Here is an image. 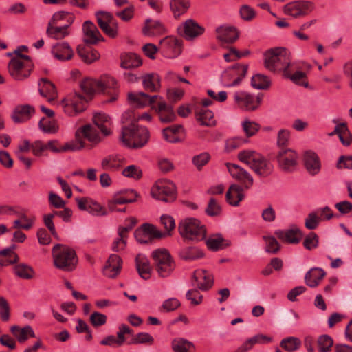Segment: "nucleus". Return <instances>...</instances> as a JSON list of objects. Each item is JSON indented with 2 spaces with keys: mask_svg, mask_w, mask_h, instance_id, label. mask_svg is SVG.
<instances>
[{
  "mask_svg": "<svg viewBox=\"0 0 352 352\" xmlns=\"http://www.w3.org/2000/svg\"><path fill=\"white\" fill-rule=\"evenodd\" d=\"M170 6L175 14L180 15L190 6L189 0H171Z\"/></svg>",
  "mask_w": 352,
  "mask_h": 352,
  "instance_id": "53",
  "label": "nucleus"
},
{
  "mask_svg": "<svg viewBox=\"0 0 352 352\" xmlns=\"http://www.w3.org/2000/svg\"><path fill=\"white\" fill-rule=\"evenodd\" d=\"M238 159L259 177H267L273 172L274 166L270 161L254 151H241L238 153Z\"/></svg>",
  "mask_w": 352,
  "mask_h": 352,
  "instance_id": "2",
  "label": "nucleus"
},
{
  "mask_svg": "<svg viewBox=\"0 0 352 352\" xmlns=\"http://www.w3.org/2000/svg\"><path fill=\"white\" fill-rule=\"evenodd\" d=\"M130 193L133 195L131 197H126L120 195H116L113 197L112 200L109 201L108 208L110 211L113 212L116 210V205L117 204H125L133 203L135 201V198L138 197V194L134 190H131Z\"/></svg>",
  "mask_w": 352,
  "mask_h": 352,
  "instance_id": "46",
  "label": "nucleus"
},
{
  "mask_svg": "<svg viewBox=\"0 0 352 352\" xmlns=\"http://www.w3.org/2000/svg\"><path fill=\"white\" fill-rule=\"evenodd\" d=\"M15 245H13L8 248L0 251V265L7 266L14 264L18 261V255L14 252Z\"/></svg>",
  "mask_w": 352,
  "mask_h": 352,
  "instance_id": "41",
  "label": "nucleus"
},
{
  "mask_svg": "<svg viewBox=\"0 0 352 352\" xmlns=\"http://www.w3.org/2000/svg\"><path fill=\"white\" fill-rule=\"evenodd\" d=\"M319 243L318 236L314 232H310L303 241L304 247L309 250H311L318 247Z\"/></svg>",
  "mask_w": 352,
  "mask_h": 352,
  "instance_id": "63",
  "label": "nucleus"
},
{
  "mask_svg": "<svg viewBox=\"0 0 352 352\" xmlns=\"http://www.w3.org/2000/svg\"><path fill=\"white\" fill-rule=\"evenodd\" d=\"M54 265L65 272L74 270L78 263L76 252L71 248L62 245H55L52 250Z\"/></svg>",
  "mask_w": 352,
  "mask_h": 352,
  "instance_id": "5",
  "label": "nucleus"
},
{
  "mask_svg": "<svg viewBox=\"0 0 352 352\" xmlns=\"http://www.w3.org/2000/svg\"><path fill=\"white\" fill-rule=\"evenodd\" d=\"M275 234L282 241L294 244L299 243L302 236L300 230L296 228L287 230H278L275 232Z\"/></svg>",
  "mask_w": 352,
  "mask_h": 352,
  "instance_id": "29",
  "label": "nucleus"
},
{
  "mask_svg": "<svg viewBox=\"0 0 352 352\" xmlns=\"http://www.w3.org/2000/svg\"><path fill=\"white\" fill-rule=\"evenodd\" d=\"M76 50L78 54L87 63H91L99 58V54L96 50H92L80 45L77 47Z\"/></svg>",
  "mask_w": 352,
  "mask_h": 352,
  "instance_id": "45",
  "label": "nucleus"
},
{
  "mask_svg": "<svg viewBox=\"0 0 352 352\" xmlns=\"http://www.w3.org/2000/svg\"><path fill=\"white\" fill-rule=\"evenodd\" d=\"M142 32L146 36H159L166 32V28L159 20L146 19L142 28Z\"/></svg>",
  "mask_w": 352,
  "mask_h": 352,
  "instance_id": "19",
  "label": "nucleus"
},
{
  "mask_svg": "<svg viewBox=\"0 0 352 352\" xmlns=\"http://www.w3.org/2000/svg\"><path fill=\"white\" fill-rule=\"evenodd\" d=\"M121 265V258L117 254H111L103 269L104 274L109 278H115L120 271Z\"/></svg>",
  "mask_w": 352,
  "mask_h": 352,
  "instance_id": "32",
  "label": "nucleus"
},
{
  "mask_svg": "<svg viewBox=\"0 0 352 352\" xmlns=\"http://www.w3.org/2000/svg\"><path fill=\"white\" fill-rule=\"evenodd\" d=\"M217 38L223 43H232L239 37L237 30L232 26L221 25L216 29Z\"/></svg>",
  "mask_w": 352,
  "mask_h": 352,
  "instance_id": "25",
  "label": "nucleus"
},
{
  "mask_svg": "<svg viewBox=\"0 0 352 352\" xmlns=\"http://www.w3.org/2000/svg\"><path fill=\"white\" fill-rule=\"evenodd\" d=\"M223 241L221 236L217 235L209 238L206 241V245L210 250L217 251L225 248Z\"/></svg>",
  "mask_w": 352,
  "mask_h": 352,
  "instance_id": "59",
  "label": "nucleus"
},
{
  "mask_svg": "<svg viewBox=\"0 0 352 352\" xmlns=\"http://www.w3.org/2000/svg\"><path fill=\"white\" fill-rule=\"evenodd\" d=\"M322 221L320 216L315 211L310 212L305 220V226L308 230L316 229Z\"/></svg>",
  "mask_w": 352,
  "mask_h": 352,
  "instance_id": "56",
  "label": "nucleus"
},
{
  "mask_svg": "<svg viewBox=\"0 0 352 352\" xmlns=\"http://www.w3.org/2000/svg\"><path fill=\"white\" fill-rule=\"evenodd\" d=\"M136 267L140 276L145 280L150 278L151 267L146 258L138 255L135 258Z\"/></svg>",
  "mask_w": 352,
  "mask_h": 352,
  "instance_id": "42",
  "label": "nucleus"
},
{
  "mask_svg": "<svg viewBox=\"0 0 352 352\" xmlns=\"http://www.w3.org/2000/svg\"><path fill=\"white\" fill-rule=\"evenodd\" d=\"M85 35L84 41L87 44L94 45L99 41H104L97 27L91 21H86L82 25Z\"/></svg>",
  "mask_w": 352,
  "mask_h": 352,
  "instance_id": "22",
  "label": "nucleus"
},
{
  "mask_svg": "<svg viewBox=\"0 0 352 352\" xmlns=\"http://www.w3.org/2000/svg\"><path fill=\"white\" fill-rule=\"evenodd\" d=\"M158 98V95L150 96L148 94L144 92L129 93L128 94L129 100L134 105L140 107L148 105H153L152 107H157V104H155Z\"/></svg>",
  "mask_w": 352,
  "mask_h": 352,
  "instance_id": "21",
  "label": "nucleus"
},
{
  "mask_svg": "<svg viewBox=\"0 0 352 352\" xmlns=\"http://www.w3.org/2000/svg\"><path fill=\"white\" fill-rule=\"evenodd\" d=\"M152 256L159 276L162 278L168 277L175 267L168 252L165 249H157L153 252Z\"/></svg>",
  "mask_w": 352,
  "mask_h": 352,
  "instance_id": "7",
  "label": "nucleus"
},
{
  "mask_svg": "<svg viewBox=\"0 0 352 352\" xmlns=\"http://www.w3.org/2000/svg\"><path fill=\"white\" fill-rule=\"evenodd\" d=\"M226 166L232 177L239 181L243 186L232 184L226 195L227 202L231 206H237L244 198L243 188L249 189L253 185L254 179L246 170L239 165L227 163Z\"/></svg>",
  "mask_w": 352,
  "mask_h": 352,
  "instance_id": "1",
  "label": "nucleus"
},
{
  "mask_svg": "<svg viewBox=\"0 0 352 352\" xmlns=\"http://www.w3.org/2000/svg\"><path fill=\"white\" fill-rule=\"evenodd\" d=\"M120 139L126 146L140 148L148 142L149 132L146 127L131 124L122 128Z\"/></svg>",
  "mask_w": 352,
  "mask_h": 352,
  "instance_id": "3",
  "label": "nucleus"
},
{
  "mask_svg": "<svg viewBox=\"0 0 352 352\" xmlns=\"http://www.w3.org/2000/svg\"><path fill=\"white\" fill-rule=\"evenodd\" d=\"M87 100L80 94H75L68 103L67 100H63L62 107L65 113L69 116H74L82 112L86 109Z\"/></svg>",
  "mask_w": 352,
  "mask_h": 352,
  "instance_id": "14",
  "label": "nucleus"
},
{
  "mask_svg": "<svg viewBox=\"0 0 352 352\" xmlns=\"http://www.w3.org/2000/svg\"><path fill=\"white\" fill-rule=\"evenodd\" d=\"M275 158L278 168L285 173L294 172L298 165L299 156L293 149L280 148L276 153Z\"/></svg>",
  "mask_w": 352,
  "mask_h": 352,
  "instance_id": "9",
  "label": "nucleus"
},
{
  "mask_svg": "<svg viewBox=\"0 0 352 352\" xmlns=\"http://www.w3.org/2000/svg\"><path fill=\"white\" fill-rule=\"evenodd\" d=\"M74 16L67 12L59 11L54 13L48 23L58 25L61 21H68V25H72L74 22Z\"/></svg>",
  "mask_w": 352,
  "mask_h": 352,
  "instance_id": "51",
  "label": "nucleus"
},
{
  "mask_svg": "<svg viewBox=\"0 0 352 352\" xmlns=\"http://www.w3.org/2000/svg\"><path fill=\"white\" fill-rule=\"evenodd\" d=\"M10 331L21 343L25 342L29 338L35 337L34 330L30 325L23 328L14 325L10 328Z\"/></svg>",
  "mask_w": 352,
  "mask_h": 352,
  "instance_id": "38",
  "label": "nucleus"
},
{
  "mask_svg": "<svg viewBox=\"0 0 352 352\" xmlns=\"http://www.w3.org/2000/svg\"><path fill=\"white\" fill-rule=\"evenodd\" d=\"M135 237L136 240L140 243H146L147 239H143L140 237L141 235H145L148 238H162L163 236V234L159 231L155 226L149 224V223H144L142 226L137 229L134 233Z\"/></svg>",
  "mask_w": 352,
  "mask_h": 352,
  "instance_id": "24",
  "label": "nucleus"
},
{
  "mask_svg": "<svg viewBox=\"0 0 352 352\" xmlns=\"http://www.w3.org/2000/svg\"><path fill=\"white\" fill-rule=\"evenodd\" d=\"M181 132H184L182 125H172L163 129L162 135L164 139L169 143H178L183 140V139L179 137Z\"/></svg>",
  "mask_w": 352,
  "mask_h": 352,
  "instance_id": "34",
  "label": "nucleus"
},
{
  "mask_svg": "<svg viewBox=\"0 0 352 352\" xmlns=\"http://www.w3.org/2000/svg\"><path fill=\"white\" fill-rule=\"evenodd\" d=\"M304 164L306 170L311 176L317 175L321 170L322 164L320 157L312 151L305 153Z\"/></svg>",
  "mask_w": 352,
  "mask_h": 352,
  "instance_id": "20",
  "label": "nucleus"
},
{
  "mask_svg": "<svg viewBox=\"0 0 352 352\" xmlns=\"http://www.w3.org/2000/svg\"><path fill=\"white\" fill-rule=\"evenodd\" d=\"M333 344V340L329 335H322L318 339V346L320 352H329Z\"/></svg>",
  "mask_w": 352,
  "mask_h": 352,
  "instance_id": "55",
  "label": "nucleus"
},
{
  "mask_svg": "<svg viewBox=\"0 0 352 352\" xmlns=\"http://www.w3.org/2000/svg\"><path fill=\"white\" fill-rule=\"evenodd\" d=\"M339 139L342 144L344 146H349L352 141V135L348 129L346 123L342 122V127L340 133L339 135Z\"/></svg>",
  "mask_w": 352,
  "mask_h": 352,
  "instance_id": "64",
  "label": "nucleus"
},
{
  "mask_svg": "<svg viewBox=\"0 0 352 352\" xmlns=\"http://www.w3.org/2000/svg\"><path fill=\"white\" fill-rule=\"evenodd\" d=\"M270 84V78L267 76L261 74L253 76L251 80L252 86L257 89H267Z\"/></svg>",
  "mask_w": 352,
  "mask_h": 352,
  "instance_id": "48",
  "label": "nucleus"
},
{
  "mask_svg": "<svg viewBox=\"0 0 352 352\" xmlns=\"http://www.w3.org/2000/svg\"><path fill=\"white\" fill-rule=\"evenodd\" d=\"M280 346L289 352H293L299 349L301 341L296 337H288L281 340Z\"/></svg>",
  "mask_w": 352,
  "mask_h": 352,
  "instance_id": "50",
  "label": "nucleus"
},
{
  "mask_svg": "<svg viewBox=\"0 0 352 352\" xmlns=\"http://www.w3.org/2000/svg\"><path fill=\"white\" fill-rule=\"evenodd\" d=\"M291 133L288 129H282L277 133L276 145L279 148H287L289 144Z\"/></svg>",
  "mask_w": 352,
  "mask_h": 352,
  "instance_id": "58",
  "label": "nucleus"
},
{
  "mask_svg": "<svg viewBox=\"0 0 352 352\" xmlns=\"http://www.w3.org/2000/svg\"><path fill=\"white\" fill-rule=\"evenodd\" d=\"M142 65L140 57L133 53H126L121 56V67L124 69L138 67Z\"/></svg>",
  "mask_w": 352,
  "mask_h": 352,
  "instance_id": "43",
  "label": "nucleus"
},
{
  "mask_svg": "<svg viewBox=\"0 0 352 352\" xmlns=\"http://www.w3.org/2000/svg\"><path fill=\"white\" fill-rule=\"evenodd\" d=\"M179 257L186 261H192L204 256L203 252L197 247L190 246L182 248L179 252Z\"/></svg>",
  "mask_w": 352,
  "mask_h": 352,
  "instance_id": "40",
  "label": "nucleus"
},
{
  "mask_svg": "<svg viewBox=\"0 0 352 352\" xmlns=\"http://www.w3.org/2000/svg\"><path fill=\"white\" fill-rule=\"evenodd\" d=\"M234 99L236 104L245 111L256 110L261 103V98L255 97L246 91H237L234 95Z\"/></svg>",
  "mask_w": 352,
  "mask_h": 352,
  "instance_id": "16",
  "label": "nucleus"
},
{
  "mask_svg": "<svg viewBox=\"0 0 352 352\" xmlns=\"http://www.w3.org/2000/svg\"><path fill=\"white\" fill-rule=\"evenodd\" d=\"M196 118L203 126H212L215 124L214 113L210 110L201 109L200 110L197 111Z\"/></svg>",
  "mask_w": 352,
  "mask_h": 352,
  "instance_id": "47",
  "label": "nucleus"
},
{
  "mask_svg": "<svg viewBox=\"0 0 352 352\" xmlns=\"http://www.w3.org/2000/svg\"><path fill=\"white\" fill-rule=\"evenodd\" d=\"M205 212L208 216L215 217L220 214L221 208L215 199L211 198L209 200Z\"/></svg>",
  "mask_w": 352,
  "mask_h": 352,
  "instance_id": "60",
  "label": "nucleus"
},
{
  "mask_svg": "<svg viewBox=\"0 0 352 352\" xmlns=\"http://www.w3.org/2000/svg\"><path fill=\"white\" fill-rule=\"evenodd\" d=\"M205 28L195 20L188 19L179 28V33L187 40H192L203 34Z\"/></svg>",
  "mask_w": 352,
  "mask_h": 352,
  "instance_id": "18",
  "label": "nucleus"
},
{
  "mask_svg": "<svg viewBox=\"0 0 352 352\" xmlns=\"http://www.w3.org/2000/svg\"><path fill=\"white\" fill-rule=\"evenodd\" d=\"M193 346L192 342L182 338H175L172 342V349L175 352H188Z\"/></svg>",
  "mask_w": 352,
  "mask_h": 352,
  "instance_id": "52",
  "label": "nucleus"
},
{
  "mask_svg": "<svg viewBox=\"0 0 352 352\" xmlns=\"http://www.w3.org/2000/svg\"><path fill=\"white\" fill-rule=\"evenodd\" d=\"M153 197L166 203H170L176 199V188L169 180H160L151 189Z\"/></svg>",
  "mask_w": 352,
  "mask_h": 352,
  "instance_id": "10",
  "label": "nucleus"
},
{
  "mask_svg": "<svg viewBox=\"0 0 352 352\" xmlns=\"http://www.w3.org/2000/svg\"><path fill=\"white\" fill-rule=\"evenodd\" d=\"M99 91L104 92L109 89H115L116 80L114 78L108 75H103L98 79Z\"/></svg>",
  "mask_w": 352,
  "mask_h": 352,
  "instance_id": "54",
  "label": "nucleus"
},
{
  "mask_svg": "<svg viewBox=\"0 0 352 352\" xmlns=\"http://www.w3.org/2000/svg\"><path fill=\"white\" fill-rule=\"evenodd\" d=\"M142 85L146 91H159L161 87L160 78L155 73H149L142 76Z\"/></svg>",
  "mask_w": 352,
  "mask_h": 352,
  "instance_id": "35",
  "label": "nucleus"
},
{
  "mask_svg": "<svg viewBox=\"0 0 352 352\" xmlns=\"http://www.w3.org/2000/svg\"><path fill=\"white\" fill-rule=\"evenodd\" d=\"M103 137H104L101 131L91 124H85L78 128L75 133V140L74 142L80 143L82 146L80 150L85 147V142L84 139L89 142L92 146H96L102 142Z\"/></svg>",
  "mask_w": 352,
  "mask_h": 352,
  "instance_id": "8",
  "label": "nucleus"
},
{
  "mask_svg": "<svg viewBox=\"0 0 352 352\" xmlns=\"http://www.w3.org/2000/svg\"><path fill=\"white\" fill-rule=\"evenodd\" d=\"M178 230L184 239L196 242L204 239L206 235L205 227L194 218L182 220L179 224Z\"/></svg>",
  "mask_w": 352,
  "mask_h": 352,
  "instance_id": "6",
  "label": "nucleus"
},
{
  "mask_svg": "<svg viewBox=\"0 0 352 352\" xmlns=\"http://www.w3.org/2000/svg\"><path fill=\"white\" fill-rule=\"evenodd\" d=\"M325 274V272L322 268H312L305 274V283L309 287H315L318 285L320 281L324 277Z\"/></svg>",
  "mask_w": 352,
  "mask_h": 352,
  "instance_id": "37",
  "label": "nucleus"
},
{
  "mask_svg": "<svg viewBox=\"0 0 352 352\" xmlns=\"http://www.w3.org/2000/svg\"><path fill=\"white\" fill-rule=\"evenodd\" d=\"M159 116L160 120L162 123H169L175 121L177 116L170 105H168L164 101L157 102V107H153Z\"/></svg>",
  "mask_w": 352,
  "mask_h": 352,
  "instance_id": "26",
  "label": "nucleus"
},
{
  "mask_svg": "<svg viewBox=\"0 0 352 352\" xmlns=\"http://www.w3.org/2000/svg\"><path fill=\"white\" fill-rule=\"evenodd\" d=\"M34 113V108L29 104L19 105L15 107L12 118L15 123H21L28 120Z\"/></svg>",
  "mask_w": 352,
  "mask_h": 352,
  "instance_id": "31",
  "label": "nucleus"
},
{
  "mask_svg": "<svg viewBox=\"0 0 352 352\" xmlns=\"http://www.w3.org/2000/svg\"><path fill=\"white\" fill-rule=\"evenodd\" d=\"M82 145L80 143L74 144V140L60 145L57 140H50L47 143V149L55 153H60L68 151H78L80 150Z\"/></svg>",
  "mask_w": 352,
  "mask_h": 352,
  "instance_id": "28",
  "label": "nucleus"
},
{
  "mask_svg": "<svg viewBox=\"0 0 352 352\" xmlns=\"http://www.w3.org/2000/svg\"><path fill=\"white\" fill-rule=\"evenodd\" d=\"M32 62H25L20 58H12L8 65V69L11 77L17 81H22L28 78L33 69Z\"/></svg>",
  "mask_w": 352,
  "mask_h": 352,
  "instance_id": "11",
  "label": "nucleus"
},
{
  "mask_svg": "<svg viewBox=\"0 0 352 352\" xmlns=\"http://www.w3.org/2000/svg\"><path fill=\"white\" fill-rule=\"evenodd\" d=\"M266 248L265 251L271 254H276L280 250V245L274 236H264Z\"/></svg>",
  "mask_w": 352,
  "mask_h": 352,
  "instance_id": "62",
  "label": "nucleus"
},
{
  "mask_svg": "<svg viewBox=\"0 0 352 352\" xmlns=\"http://www.w3.org/2000/svg\"><path fill=\"white\" fill-rule=\"evenodd\" d=\"M71 25H56L48 23L46 34L54 39H62L69 34L68 28Z\"/></svg>",
  "mask_w": 352,
  "mask_h": 352,
  "instance_id": "36",
  "label": "nucleus"
},
{
  "mask_svg": "<svg viewBox=\"0 0 352 352\" xmlns=\"http://www.w3.org/2000/svg\"><path fill=\"white\" fill-rule=\"evenodd\" d=\"M14 273L16 276L23 279H31L34 275L33 268L24 263H20L15 265Z\"/></svg>",
  "mask_w": 352,
  "mask_h": 352,
  "instance_id": "49",
  "label": "nucleus"
},
{
  "mask_svg": "<svg viewBox=\"0 0 352 352\" xmlns=\"http://www.w3.org/2000/svg\"><path fill=\"white\" fill-rule=\"evenodd\" d=\"M248 65L236 64L224 71L221 75L222 83L226 87L239 85L246 76Z\"/></svg>",
  "mask_w": 352,
  "mask_h": 352,
  "instance_id": "12",
  "label": "nucleus"
},
{
  "mask_svg": "<svg viewBox=\"0 0 352 352\" xmlns=\"http://www.w3.org/2000/svg\"><path fill=\"white\" fill-rule=\"evenodd\" d=\"M264 64L268 70L276 72L283 71L284 74L287 75L290 63L289 52L283 47L270 49L264 54Z\"/></svg>",
  "mask_w": 352,
  "mask_h": 352,
  "instance_id": "4",
  "label": "nucleus"
},
{
  "mask_svg": "<svg viewBox=\"0 0 352 352\" xmlns=\"http://www.w3.org/2000/svg\"><path fill=\"white\" fill-rule=\"evenodd\" d=\"M100 28L107 36L115 38L118 34V23L113 15L108 12L99 11L96 13Z\"/></svg>",
  "mask_w": 352,
  "mask_h": 352,
  "instance_id": "13",
  "label": "nucleus"
},
{
  "mask_svg": "<svg viewBox=\"0 0 352 352\" xmlns=\"http://www.w3.org/2000/svg\"><path fill=\"white\" fill-rule=\"evenodd\" d=\"M125 162V158L121 155H109L102 160L101 166L105 170H117Z\"/></svg>",
  "mask_w": 352,
  "mask_h": 352,
  "instance_id": "33",
  "label": "nucleus"
},
{
  "mask_svg": "<svg viewBox=\"0 0 352 352\" xmlns=\"http://www.w3.org/2000/svg\"><path fill=\"white\" fill-rule=\"evenodd\" d=\"M313 9V3L308 1H294L284 6L285 13L294 17L307 15L311 12Z\"/></svg>",
  "mask_w": 352,
  "mask_h": 352,
  "instance_id": "17",
  "label": "nucleus"
},
{
  "mask_svg": "<svg viewBox=\"0 0 352 352\" xmlns=\"http://www.w3.org/2000/svg\"><path fill=\"white\" fill-rule=\"evenodd\" d=\"M159 50L166 57L174 58L181 54L182 44L173 36H166L160 41Z\"/></svg>",
  "mask_w": 352,
  "mask_h": 352,
  "instance_id": "15",
  "label": "nucleus"
},
{
  "mask_svg": "<svg viewBox=\"0 0 352 352\" xmlns=\"http://www.w3.org/2000/svg\"><path fill=\"white\" fill-rule=\"evenodd\" d=\"M39 93L44 97L49 96L48 100L51 102L56 95L54 85L47 78H41L39 83Z\"/></svg>",
  "mask_w": 352,
  "mask_h": 352,
  "instance_id": "44",
  "label": "nucleus"
},
{
  "mask_svg": "<svg viewBox=\"0 0 352 352\" xmlns=\"http://www.w3.org/2000/svg\"><path fill=\"white\" fill-rule=\"evenodd\" d=\"M80 87L82 91L87 95V98H85L87 99V101L91 99L95 93L100 92V91H99L98 80L96 79H85L81 82Z\"/></svg>",
  "mask_w": 352,
  "mask_h": 352,
  "instance_id": "39",
  "label": "nucleus"
},
{
  "mask_svg": "<svg viewBox=\"0 0 352 352\" xmlns=\"http://www.w3.org/2000/svg\"><path fill=\"white\" fill-rule=\"evenodd\" d=\"M128 236L123 235L118 232V236L113 240L111 245V250L113 252H120L123 251L127 243Z\"/></svg>",
  "mask_w": 352,
  "mask_h": 352,
  "instance_id": "57",
  "label": "nucleus"
},
{
  "mask_svg": "<svg viewBox=\"0 0 352 352\" xmlns=\"http://www.w3.org/2000/svg\"><path fill=\"white\" fill-rule=\"evenodd\" d=\"M154 342V338L148 333L141 332L136 334L132 339L131 343L135 344H152Z\"/></svg>",
  "mask_w": 352,
  "mask_h": 352,
  "instance_id": "61",
  "label": "nucleus"
},
{
  "mask_svg": "<svg viewBox=\"0 0 352 352\" xmlns=\"http://www.w3.org/2000/svg\"><path fill=\"white\" fill-rule=\"evenodd\" d=\"M193 281L199 289L208 290L213 285V277L206 270H197L193 273Z\"/></svg>",
  "mask_w": 352,
  "mask_h": 352,
  "instance_id": "23",
  "label": "nucleus"
},
{
  "mask_svg": "<svg viewBox=\"0 0 352 352\" xmlns=\"http://www.w3.org/2000/svg\"><path fill=\"white\" fill-rule=\"evenodd\" d=\"M52 54L57 60L60 61H66L70 60L74 55V52L68 43H58L54 45L52 48Z\"/></svg>",
  "mask_w": 352,
  "mask_h": 352,
  "instance_id": "27",
  "label": "nucleus"
},
{
  "mask_svg": "<svg viewBox=\"0 0 352 352\" xmlns=\"http://www.w3.org/2000/svg\"><path fill=\"white\" fill-rule=\"evenodd\" d=\"M93 125L98 129L104 136L111 134V118L105 113H96L93 116Z\"/></svg>",
  "mask_w": 352,
  "mask_h": 352,
  "instance_id": "30",
  "label": "nucleus"
}]
</instances>
